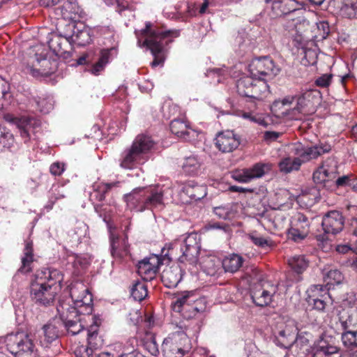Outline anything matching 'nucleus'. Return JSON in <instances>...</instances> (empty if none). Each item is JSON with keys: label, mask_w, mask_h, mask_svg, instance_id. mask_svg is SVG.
Returning <instances> with one entry per match:
<instances>
[{"label": "nucleus", "mask_w": 357, "mask_h": 357, "mask_svg": "<svg viewBox=\"0 0 357 357\" xmlns=\"http://www.w3.org/2000/svg\"><path fill=\"white\" fill-rule=\"evenodd\" d=\"M276 291V287L273 286L271 290H266L259 285L251 290L250 296L253 303L256 305L264 307L271 303L272 297Z\"/></svg>", "instance_id": "nucleus-26"}, {"label": "nucleus", "mask_w": 357, "mask_h": 357, "mask_svg": "<svg viewBox=\"0 0 357 357\" xmlns=\"http://www.w3.org/2000/svg\"><path fill=\"white\" fill-rule=\"evenodd\" d=\"M82 307H77L70 303V301H61L56 307L57 312L59 315L61 324H64L70 319H77V317L87 316L84 314L82 311Z\"/></svg>", "instance_id": "nucleus-23"}, {"label": "nucleus", "mask_w": 357, "mask_h": 357, "mask_svg": "<svg viewBox=\"0 0 357 357\" xmlns=\"http://www.w3.org/2000/svg\"><path fill=\"white\" fill-rule=\"evenodd\" d=\"M33 261V242L31 240L25 241L24 256L22 257V266L18 272L26 274L32 271L31 264Z\"/></svg>", "instance_id": "nucleus-35"}, {"label": "nucleus", "mask_w": 357, "mask_h": 357, "mask_svg": "<svg viewBox=\"0 0 357 357\" xmlns=\"http://www.w3.org/2000/svg\"><path fill=\"white\" fill-rule=\"evenodd\" d=\"M183 277V270L178 264L165 268L162 273V281L167 288L176 287Z\"/></svg>", "instance_id": "nucleus-25"}, {"label": "nucleus", "mask_w": 357, "mask_h": 357, "mask_svg": "<svg viewBox=\"0 0 357 357\" xmlns=\"http://www.w3.org/2000/svg\"><path fill=\"white\" fill-rule=\"evenodd\" d=\"M80 9L75 3L64 1L63 3L56 8V15L65 20L75 22L79 17Z\"/></svg>", "instance_id": "nucleus-27"}, {"label": "nucleus", "mask_w": 357, "mask_h": 357, "mask_svg": "<svg viewBox=\"0 0 357 357\" xmlns=\"http://www.w3.org/2000/svg\"><path fill=\"white\" fill-rule=\"evenodd\" d=\"M110 56V50H103L100 52V56L98 58L97 62H96L91 68V72L92 74L98 75L100 72H101L106 64L109 62V59Z\"/></svg>", "instance_id": "nucleus-51"}, {"label": "nucleus", "mask_w": 357, "mask_h": 357, "mask_svg": "<svg viewBox=\"0 0 357 357\" xmlns=\"http://www.w3.org/2000/svg\"><path fill=\"white\" fill-rule=\"evenodd\" d=\"M243 258L237 255L232 254L225 257L222 261V266L225 272L235 273L239 270L243 263Z\"/></svg>", "instance_id": "nucleus-40"}, {"label": "nucleus", "mask_w": 357, "mask_h": 357, "mask_svg": "<svg viewBox=\"0 0 357 357\" xmlns=\"http://www.w3.org/2000/svg\"><path fill=\"white\" fill-rule=\"evenodd\" d=\"M355 178L356 177L352 174L344 175L336 179L335 185L337 187L349 186L351 188V184H354Z\"/></svg>", "instance_id": "nucleus-60"}, {"label": "nucleus", "mask_w": 357, "mask_h": 357, "mask_svg": "<svg viewBox=\"0 0 357 357\" xmlns=\"http://www.w3.org/2000/svg\"><path fill=\"white\" fill-rule=\"evenodd\" d=\"M22 354H33V357L38 356V351L33 342L34 336L31 333L22 331Z\"/></svg>", "instance_id": "nucleus-41"}, {"label": "nucleus", "mask_w": 357, "mask_h": 357, "mask_svg": "<svg viewBox=\"0 0 357 357\" xmlns=\"http://www.w3.org/2000/svg\"><path fill=\"white\" fill-rule=\"evenodd\" d=\"M331 150V146L327 143L319 142L311 146H305L301 142L294 143L289 146V152L294 157L282 158L278 164L280 171L284 174L298 171L302 164L315 160Z\"/></svg>", "instance_id": "nucleus-3"}, {"label": "nucleus", "mask_w": 357, "mask_h": 357, "mask_svg": "<svg viewBox=\"0 0 357 357\" xmlns=\"http://www.w3.org/2000/svg\"><path fill=\"white\" fill-rule=\"evenodd\" d=\"M214 213L219 218L226 220L230 215V209L227 206H218L213 209Z\"/></svg>", "instance_id": "nucleus-63"}, {"label": "nucleus", "mask_w": 357, "mask_h": 357, "mask_svg": "<svg viewBox=\"0 0 357 357\" xmlns=\"http://www.w3.org/2000/svg\"><path fill=\"white\" fill-rule=\"evenodd\" d=\"M130 294L135 301H142L148 295L146 285L143 282L136 281L131 287Z\"/></svg>", "instance_id": "nucleus-47"}, {"label": "nucleus", "mask_w": 357, "mask_h": 357, "mask_svg": "<svg viewBox=\"0 0 357 357\" xmlns=\"http://www.w3.org/2000/svg\"><path fill=\"white\" fill-rule=\"evenodd\" d=\"M288 264L296 273H301L308 266V260L303 255H296L289 259Z\"/></svg>", "instance_id": "nucleus-48"}, {"label": "nucleus", "mask_w": 357, "mask_h": 357, "mask_svg": "<svg viewBox=\"0 0 357 357\" xmlns=\"http://www.w3.org/2000/svg\"><path fill=\"white\" fill-rule=\"evenodd\" d=\"M65 170V164L60 162L52 163L50 167V171L54 176H60Z\"/></svg>", "instance_id": "nucleus-64"}, {"label": "nucleus", "mask_w": 357, "mask_h": 357, "mask_svg": "<svg viewBox=\"0 0 357 357\" xmlns=\"http://www.w3.org/2000/svg\"><path fill=\"white\" fill-rule=\"evenodd\" d=\"M97 339V334L94 333H88V346L84 348L83 347L84 353L86 357H91L93 355V350L97 349L98 345L95 340Z\"/></svg>", "instance_id": "nucleus-58"}, {"label": "nucleus", "mask_w": 357, "mask_h": 357, "mask_svg": "<svg viewBox=\"0 0 357 357\" xmlns=\"http://www.w3.org/2000/svg\"><path fill=\"white\" fill-rule=\"evenodd\" d=\"M340 14L347 18L357 17V0H340Z\"/></svg>", "instance_id": "nucleus-43"}, {"label": "nucleus", "mask_w": 357, "mask_h": 357, "mask_svg": "<svg viewBox=\"0 0 357 357\" xmlns=\"http://www.w3.org/2000/svg\"><path fill=\"white\" fill-rule=\"evenodd\" d=\"M56 68V61L36 53L33 56H29L28 63L24 70L34 77H39L50 76L54 73Z\"/></svg>", "instance_id": "nucleus-6"}, {"label": "nucleus", "mask_w": 357, "mask_h": 357, "mask_svg": "<svg viewBox=\"0 0 357 357\" xmlns=\"http://www.w3.org/2000/svg\"><path fill=\"white\" fill-rule=\"evenodd\" d=\"M248 238L255 245L261 248H266L272 245V241L269 238H264L256 231L249 234Z\"/></svg>", "instance_id": "nucleus-54"}, {"label": "nucleus", "mask_w": 357, "mask_h": 357, "mask_svg": "<svg viewBox=\"0 0 357 357\" xmlns=\"http://www.w3.org/2000/svg\"><path fill=\"white\" fill-rule=\"evenodd\" d=\"M61 188L58 184L52 185L48 192V202L44 206L47 211L52 209L54 204L58 199L65 197L63 192L61 190Z\"/></svg>", "instance_id": "nucleus-45"}, {"label": "nucleus", "mask_w": 357, "mask_h": 357, "mask_svg": "<svg viewBox=\"0 0 357 357\" xmlns=\"http://www.w3.org/2000/svg\"><path fill=\"white\" fill-rule=\"evenodd\" d=\"M298 327L294 320L289 319L285 322H280L273 330L274 342L280 347L289 349L296 340Z\"/></svg>", "instance_id": "nucleus-8"}, {"label": "nucleus", "mask_w": 357, "mask_h": 357, "mask_svg": "<svg viewBox=\"0 0 357 357\" xmlns=\"http://www.w3.org/2000/svg\"><path fill=\"white\" fill-rule=\"evenodd\" d=\"M47 43L53 53L60 57L67 59L72 56V43L70 37H63L55 33L48 35Z\"/></svg>", "instance_id": "nucleus-17"}, {"label": "nucleus", "mask_w": 357, "mask_h": 357, "mask_svg": "<svg viewBox=\"0 0 357 357\" xmlns=\"http://www.w3.org/2000/svg\"><path fill=\"white\" fill-rule=\"evenodd\" d=\"M305 3L299 0H277L272 4L275 16H282L305 9Z\"/></svg>", "instance_id": "nucleus-22"}, {"label": "nucleus", "mask_w": 357, "mask_h": 357, "mask_svg": "<svg viewBox=\"0 0 357 357\" xmlns=\"http://www.w3.org/2000/svg\"><path fill=\"white\" fill-rule=\"evenodd\" d=\"M324 280L327 286H334L341 284L344 280V275L337 269H331L324 275Z\"/></svg>", "instance_id": "nucleus-50"}, {"label": "nucleus", "mask_w": 357, "mask_h": 357, "mask_svg": "<svg viewBox=\"0 0 357 357\" xmlns=\"http://www.w3.org/2000/svg\"><path fill=\"white\" fill-rule=\"evenodd\" d=\"M202 301L201 300H198L196 298V301L191 303L189 305H187L181 312H178L180 313L183 318L190 319L193 318L198 312L203 310V307L199 305H202Z\"/></svg>", "instance_id": "nucleus-49"}, {"label": "nucleus", "mask_w": 357, "mask_h": 357, "mask_svg": "<svg viewBox=\"0 0 357 357\" xmlns=\"http://www.w3.org/2000/svg\"><path fill=\"white\" fill-rule=\"evenodd\" d=\"M253 77H243L240 78L236 83L237 92L241 96L250 98L251 94Z\"/></svg>", "instance_id": "nucleus-44"}, {"label": "nucleus", "mask_w": 357, "mask_h": 357, "mask_svg": "<svg viewBox=\"0 0 357 357\" xmlns=\"http://www.w3.org/2000/svg\"><path fill=\"white\" fill-rule=\"evenodd\" d=\"M248 70L255 78L273 77L278 74L280 68L268 56L253 59L248 66Z\"/></svg>", "instance_id": "nucleus-12"}, {"label": "nucleus", "mask_w": 357, "mask_h": 357, "mask_svg": "<svg viewBox=\"0 0 357 357\" xmlns=\"http://www.w3.org/2000/svg\"><path fill=\"white\" fill-rule=\"evenodd\" d=\"M311 221L303 213H296L290 221V228L287 231L288 238L295 243H301L308 236Z\"/></svg>", "instance_id": "nucleus-13"}, {"label": "nucleus", "mask_w": 357, "mask_h": 357, "mask_svg": "<svg viewBox=\"0 0 357 357\" xmlns=\"http://www.w3.org/2000/svg\"><path fill=\"white\" fill-rule=\"evenodd\" d=\"M207 195L206 188L204 185L195 184L194 183H188L185 184L181 192V196H186L190 200H200Z\"/></svg>", "instance_id": "nucleus-33"}, {"label": "nucleus", "mask_w": 357, "mask_h": 357, "mask_svg": "<svg viewBox=\"0 0 357 357\" xmlns=\"http://www.w3.org/2000/svg\"><path fill=\"white\" fill-rule=\"evenodd\" d=\"M116 242L114 240L111 243V253L114 257L121 259L128 254V250L126 248H124L123 250H119L116 246Z\"/></svg>", "instance_id": "nucleus-61"}, {"label": "nucleus", "mask_w": 357, "mask_h": 357, "mask_svg": "<svg viewBox=\"0 0 357 357\" xmlns=\"http://www.w3.org/2000/svg\"><path fill=\"white\" fill-rule=\"evenodd\" d=\"M201 266L204 272L211 276L218 274L222 268L221 260L214 256L205 257L202 261Z\"/></svg>", "instance_id": "nucleus-36"}, {"label": "nucleus", "mask_w": 357, "mask_h": 357, "mask_svg": "<svg viewBox=\"0 0 357 357\" xmlns=\"http://www.w3.org/2000/svg\"><path fill=\"white\" fill-rule=\"evenodd\" d=\"M308 26L309 22L302 16L289 20L285 26L291 36L294 37L296 41L301 43L303 40L302 33Z\"/></svg>", "instance_id": "nucleus-28"}, {"label": "nucleus", "mask_w": 357, "mask_h": 357, "mask_svg": "<svg viewBox=\"0 0 357 357\" xmlns=\"http://www.w3.org/2000/svg\"><path fill=\"white\" fill-rule=\"evenodd\" d=\"M73 34L70 36L71 43L79 46H84L92 40L91 29L82 23L73 24Z\"/></svg>", "instance_id": "nucleus-24"}, {"label": "nucleus", "mask_w": 357, "mask_h": 357, "mask_svg": "<svg viewBox=\"0 0 357 357\" xmlns=\"http://www.w3.org/2000/svg\"><path fill=\"white\" fill-rule=\"evenodd\" d=\"M271 169L269 163L258 162L252 167L243 169L235 176V179L241 183H248L253 179L261 178Z\"/></svg>", "instance_id": "nucleus-21"}, {"label": "nucleus", "mask_w": 357, "mask_h": 357, "mask_svg": "<svg viewBox=\"0 0 357 357\" xmlns=\"http://www.w3.org/2000/svg\"><path fill=\"white\" fill-rule=\"evenodd\" d=\"M200 248V238L198 234H188L180 245V251L182 254L178 257L179 261L188 262L190 265L195 266L198 261Z\"/></svg>", "instance_id": "nucleus-10"}, {"label": "nucleus", "mask_w": 357, "mask_h": 357, "mask_svg": "<svg viewBox=\"0 0 357 357\" xmlns=\"http://www.w3.org/2000/svg\"><path fill=\"white\" fill-rule=\"evenodd\" d=\"M83 319L80 317L77 319H70V321L63 324L66 327L68 333L75 335L80 333L84 328L85 324L82 322Z\"/></svg>", "instance_id": "nucleus-52"}, {"label": "nucleus", "mask_w": 357, "mask_h": 357, "mask_svg": "<svg viewBox=\"0 0 357 357\" xmlns=\"http://www.w3.org/2000/svg\"><path fill=\"white\" fill-rule=\"evenodd\" d=\"M270 93L269 86L264 79L253 78L250 98L262 100Z\"/></svg>", "instance_id": "nucleus-34"}, {"label": "nucleus", "mask_w": 357, "mask_h": 357, "mask_svg": "<svg viewBox=\"0 0 357 357\" xmlns=\"http://www.w3.org/2000/svg\"><path fill=\"white\" fill-rule=\"evenodd\" d=\"M196 294L194 291H183L179 294L172 303V309L174 312H181L187 305L196 301Z\"/></svg>", "instance_id": "nucleus-39"}, {"label": "nucleus", "mask_w": 357, "mask_h": 357, "mask_svg": "<svg viewBox=\"0 0 357 357\" xmlns=\"http://www.w3.org/2000/svg\"><path fill=\"white\" fill-rule=\"evenodd\" d=\"M151 27L152 24L146 22L145 28L141 31L140 34L136 33V36L139 46L146 47L151 50L154 57L151 66L156 67L164 63L167 54L166 46L173 41L174 38L179 36L180 31L152 29Z\"/></svg>", "instance_id": "nucleus-2"}, {"label": "nucleus", "mask_w": 357, "mask_h": 357, "mask_svg": "<svg viewBox=\"0 0 357 357\" xmlns=\"http://www.w3.org/2000/svg\"><path fill=\"white\" fill-rule=\"evenodd\" d=\"M18 128L20 136L24 143H27L33 135L40 130L41 122L34 116H23L20 118L14 117L10 119Z\"/></svg>", "instance_id": "nucleus-14"}, {"label": "nucleus", "mask_w": 357, "mask_h": 357, "mask_svg": "<svg viewBox=\"0 0 357 357\" xmlns=\"http://www.w3.org/2000/svg\"><path fill=\"white\" fill-rule=\"evenodd\" d=\"M142 347L153 356H157L159 354L158 344L156 342L155 335L152 333L146 334L142 339Z\"/></svg>", "instance_id": "nucleus-46"}, {"label": "nucleus", "mask_w": 357, "mask_h": 357, "mask_svg": "<svg viewBox=\"0 0 357 357\" xmlns=\"http://www.w3.org/2000/svg\"><path fill=\"white\" fill-rule=\"evenodd\" d=\"M340 351V348L336 344L334 337L322 335L314 342L311 349V357H331Z\"/></svg>", "instance_id": "nucleus-15"}, {"label": "nucleus", "mask_w": 357, "mask_h": 357, "mask_svg": "<svg viewBox=\"0 0 357 357\" xmlns=\"http://www.w3.org/2000/svg\"><path fill=\"white\" fill-rule=\"evenodd\" d=\"M171 132L178 137L188 140L193 130L190 129L187 123L179 119H174L170 123Z\"/></svg>", "instance_id": "nucleus-37"}, {"label": "nucleus", "mask_w": 357, "mask_h": 357, "mask_svg": "<svg viewBox=\"0 0 357 357\" xmlns=\"http://www.w3.org/2000/svg\"><path fill=\"white\" fill-rule=\"evenodd\" d=\"M168 255L167 252L165 253V248H163L160 255H151L144 258L137 265L138 274L144 280L151 281L155 277L159 267L163 263V260L167 257V260L169 261Z\"/></svg>", "instance_id": "nucleus-11"}, {"label": "nucleus", "mask_w": 357, "mask_h": 357, "mask_svg": "<svg viewBox=\"0 0 357 357\" xmlns=\"http://www.w3.org/2000/svg\"><path fill=\"white\" fill-rule=\"evenodd\" d=\"M124 200L130 210L142 212L144 210L161 209L164 206L162 188H137L124 195Z\"/></svg>", "instance_id": "nucleus-5"}, {"label": "nucleus", "mask_w": 357, "mask_h": 357, "mask_svg": "<svg viewBox=\"0 0 357 357\" xmlns=\"http://www.w3.org/2000/svg\"><path fill=\"white\" fill-rule=\"evenodd\" d=\"M319 91L314 89L305 90L296 96L295 109L305 114L314 113L317 105L319 104Z\"/></svg>", "instance_id": "nucleus-16"}, {"label": "nucleus", "mask_w": 357, "mask_h": 357, "mask_svg": "<svg viewBox=\"0 0 357 357\" xmlns=\"http://www.w3.org/2000/svg\"><path fill=\"white\" fill-rule=\"evenodd\" d=\"M357 310L353 309H342L338 313V320L342 331L352 330L357 327L355 315Z\"/></svg>", "instance_id": "nucleus-32"}, {"label": "nucleus", "mask_w": 357, "mask_h": 357, "mask_svg": "<svg viewBox=\"0 0 357 357\" xmlns=\"http://www.w3.org/2000/svg\"><path fill=\"white\" fill-rule=\"evenodd\" d=\"M324 291V287L321 284H314L312 285L309 289L308 291L311 292V295H309L308 303L310 305H313V308L321 312H324L326 306V302L325 301L326 296L325 295H320L321 298L317 297L318 296V294L319 292H322Z\"/></svg>", "instance_id": "nucleus-31"}, {"label": "nucleus", "mask_w": 357, "mask_h": 357, "mask_svg": "<svg viewBox=\"0 0 357 357\" xmlns=\"http://www.w3.org/2000/svg\"><path fill=\"white\" fill-rule=\"evenodd\" d=\"M89 227L84 222H77L74 229V233L77 240L80 241L88 234Z\"/></svg>", "instance_id": "nucleus-59"}, {"label": "nucleus", "mask_w": 357, "mask_h": 357, "mask_svg": "<svg viewBox=\"0 0 357 357\" xmlns=\"http://www.w3.org/2000/svg\"><path fill=\"white\" fill-rule=\"evenodd\" d=\"M63 280L62 273L56 268H43L37 271L30 287L31 300L38 305H50L61 289Z\"/></svg>", "instance_id": "nucleus-1"}, {"label": "nucleus", "mask_w": 357, "mask_h": 357, "mask_svg": "<svg viewBox=\"0 0 357 357\" xmlns=\"http://www.w3.org/2000/svg\"><path fill=\"white\" fill-rule=\"evenodd\" d=\"M119 181L112 183L96 182L92 185L93 192L90 194V199L92 202H102L105 195L114 188L119 186Z\"/></svg>", "instance_id": "nucleus-29"}, {"label": "nucleus", "mask_w": 357, "mask_h": 357, "mask_svg": "<svg viewBox=\"0 0 357 357\" xmlns=\"http://www.w3.org/2000/svg\"><path fill=\"white\" fill-rule=\"evenodd\" d=\"M62 324L60 321L53 320L44 324L42 327V334L38 336L40 347L49 349L54 342L56 341L60 335V328Z\"/></svg>", "instance_id": "nucleus-18"}, {"label": "nucleus", "mask_w": 357, "mask_h": 357, "mask_svg": "<svg viewBox=\"0 0 357 357\" xmlns=\"http://www.w3.org/2000/svg\"><path fill=\"white\" fill-rule=\"evenodd\" d=\"M14 142L13 135L5 128L0 127V150L9 149Z\"/></svg>", "instance_id": "nucleus-55"}, {"label": "nucleus", "mask_w": 357, "mask_h": 357, "mask_svg": "<svg viewBox=\"0 0 357 357\" xmlns=\"http://www.w3.org/2000/svg\"><path fill=\"white\" fill-rule=\"evenodd\" d=\"M189 333L176 331L169 335L162 342V352L164 357H183L185 352V344L188 341Z\"/></svg>", "instance_id": "nucleus-7"}, {"label": "nucleus", "mask_w": 357, "mask_h": 357, "mask_svg": "<svg viewBox=\"0 0 357 357\" xmlns=\"http://www.w3.org/2000/svg\"><path fill=\"white\" fill-rule=\"evenodd\" d=\"M155 143L152 137L146 134L138 135L131 146L121 155L120 167L132 169L144 164L148 160V154L154 149Z\"/></svg>", "instance_id": "nucleus-4"}, {"label": "nucleus", "mask_w": 357, "mask_h": 357, "mask_svg": "<svg viewBox=\"0 0 357 357\" xmlns=\"http://www.w3.org/2000/svg\"><path fill=\"white\" fill-rule=\"evenodd\" d=\"M37 109L43 114H48L54 107V101L52 97H38L34 100Z\"/></svg>", "instance_id": "nucleus-53"}, {"label": "nucleus", "mask_w": 357, "mask_h": 357, "mask_svg": "<svg viewBox=\"0 0 357 357\" xmlns=\"http://www.w3.org/2000/svg\"><path fill=\"white\" fill-rule=\"evenodd\" d=\"M332 77V74H324L316 79L315 84L321 87H327L330 85Z\"/></svg>", "instance_id": "nucleus-62"}, {"label": "nucleus", "mask_w": 357, "mask_h": 357, "mask_svg": "<svg viewBox=\"0 0 357 357\" xmlns=\"http://www.w3.org/2000/svg\"><path fill=\"white\" fill-rule=\"evenodd\" d=\"M203 164V160L196 155H192L185 158L183 169L188 175L194 176L199 173Z\"/></svg>", "instance_id": "nucleus-38"}, {"label": "nucleus", "mask_w": 357, "mask_h": 357, "mask_svg": "<svg viewBox=\"0 0 357 357\" xmlns=\"http://www.w3.org/2000/svg\"><path fill=\"white\" fill-rule=\"evenodd\" d=\"M328 173L324 167L319 166L313 173L312 178L314 182L317 184H322L327 181L333 180V178H331Z\"/></svg>", "instance_id": "nucleus-56"}, {"label": "nucleus", "mask_w": 357, "mask_h": 357, "mask_svg": "<svg viewBox=\"0 0 357 357\" xmlns=\"http://www.w3.org/2000/svg\"><path fill=\"white\" fill-rule=\"evenodd\" d=\"M22 331L10 333L4 337V341H0V344H6L7 350L17 356L22 354Z\"/></svg>", "instance_id": "nucleus-30"}, {"label": "nucleus", "mask_w": 357, "mask_h": 357, "mask_svg": "<svg viewBox=\"0 0 357 357\" xmlns=\"http://www.w3.org/2000/svg\"><path fill=\"white\" fill-rule=\"evenodd\" d=\"M321 166L325 169V171L328 172V174H329L331 178H335L337 175V161L334 158H328Z\"/></svg>", "instance_id": "nucleus-57"}, {"label": "nucleus", "mask_w": 357, "mask_h": 357, "mask_svg": "<svg viewBox=\"0 0 357 357\" xmlns=\"http://www.w3.org/2000/svg\"><path fill=\"white\" fill-rule=\"evenodd\" d=\"M216 148L222 153H230L240 145L239 137L233 131L226 130L219 132L215 138Z\"/></svg>", "instance_id": "nucleus-19"}, {"label": "nucleus", "mask_w": 357, "mask_h": 357, "mask_svg": "<svg viewBox=\"0 0 357 357\" xmlns=\"http://www.w3.org/2000/svg\"><path fill=\"white\" fill-rule=\"evenodd\" d=\"M344 218L337 211H331L322 219L321 226L325 234H336L344 227Z\"/></svg>", "instance_id": "nucleus-20"}, {"label": "nucleus", "mask_w": 357, "mask_h": 357, "mask_svg": "<svg viewBox=\"0 0 357 357\" xmlns=\"http://www.w3.org/2000/svg\"><path fill=\"white\" fill-rule=\"evenodd\" d=\"M341 341L343 346L349 350L357 348V329L342 331Z\"/></svg>", "instance_id": "nucleus-42"}, {"label": "nucleus", "mask_w": 357, "mask_h": 357, "mask_svg": "<svg viewBox=\"0 0 357 357\" xmlns=\"http://www.w3.org/2000/svg\"><path fill=\"white\" fill-rule=\"evenodd\" d=\"M70 296L73 305L82 307L84 314L91 317L93 312V296L86 285L82 282H75L70 287Z\"/></svg>", "instance_id": "nucleus-9"}]
</instances>
